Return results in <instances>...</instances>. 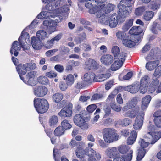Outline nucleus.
<instances>
[{"instance_id":"nucleus-50","label":"nucleus","mask_w":161,"mask_h":161,"mask_svg":"<svg viewBox=\"0 0 161 161\" xmlns=\"http://www.w3.org/2000/svg\"><path fill=\"white\" fill-rule=\"evenodd\" d=\"M111 108L117 112H120L122 109L121 107L119 105L117 104L115 102H112L110 103Z\"/></svg>"},{"instance_id":"nucleus-49","label":"nucleus","mask_w":161,"mask_h":161,"mask_svg":"<svg viewBox=\"0 0 161 161\" xmlns=\"http://www.w3.org/2000/svg\"><path fill=\"white\" fill-rule=\"evenodd\" d=\"M37 81L39 83L43 85L48 84L49 83V80L45 76H40L37 78Z\"/></svg>"},{"instance_id":"nucleus-17","label":"nucleus","mask_w":161,"mask_h":161,"mask_svg":"<svg viewBox=\"0 0 161 161\" xmlns=\"http://www.w3.org/2000/svg\"><path fill=\"white\" fill-rule=\"evenodd\" d=\"M96 76L95 74L93 72L86 73L84 75L83 81L87 86L91 83L92 81H100L95 79Z\"/></svg>"},{"instance_id":"nucleus-20","label":"nucleus","mask_w":161,"mask_h":161,"mask_svg":"<svg viewBox=\"0 0 161 161\" xmlns=\"http://www.w3.org/2000/svg\"><path fill=\"white\" fill-rule=\"evenodd\" d=\"M34 94L38 97H43L46 95L47 89L44 86H39L36 87L34 89Z\"/></svg>"},{"instance_id":"nucleus-13","label":"nucleus","mask_w":161,"mask_h":161,"mask_svg":"<svg viewBox=\"0 0 161 161\" xmlns=\"http://www.w3.org/2000/svg\"><path fill=\"white\" fill-rule=\"evenodd\" d=\"M83 113L78 114H75L74 117L73 121L76 125L79 127L86 126L87 124L86 122L85 119L82 115Z\"/></svg>"},{"instance_id":"nucleus-57","label":"nucleus","mask_w":161,"mask_h":161,"mask_svg":"<svg viewBox=\"0 0 161 161\" xmlns=\"http://www.w3.org/2000/svg\"><path fill=\"white\" fill-rule=\"evenodd\" d=\"M62 60V56L59 54L52 57L50 58V60L52 62H59L61 61Z\"/></svg>"},{"instance_id":"nucleus-8","label":"nucleus","mask_w":161,"mask_h":161,"mask_svg":"<svg viewBox=\"0 0 161 161\" xmlns=\"http://www.w3.org/2000/svg\"><path fill=\"white\" fill-rule=\"evenodd\" d=\"M73 104L69 103L58 113V115L62 117H69L72 114Z\"/></svg>"},{"instance_id":"nucleus-25","label":"nucleus","mask_w":161,"mask_h":161,"mask_svg":"<svg viewBox=\"0 0 161 161\" xmlns=\"http://www.w3.org/2000/svg\"><path fill=\"white\" fill-rule=\"evenodd\" d=\"M100 60L104 65L109 66L113 62L114 58L112 55L109 54H106L101 57Z\"/></svg>"},{"instance_id":"nucleus-60","label":"nucleus","mask_w":161,"mask_h":161,"mask_svg":"<svg viewBox=\"0 0 161 161\" xmlns=\"http://www.w3.org/2000/svg\"><path fill=\"white\" fill-rule=\"evenodd\" d=\"M160 4L156 2H152L151 4V8L153 11L158 9L160 8Z\"/></svg>"},{"instance_id":"nucleus-46","label":"nucleus","mask_w":161,"mask_h":161,"mask_svg":"<svg viewBox=\"0 0 161 161\" xmlns=\"http://www.w3.org/2000/svg\"><path fill=\"white\" fill-rule=\"evenodd\" d=\"M61 152L60 149L54 148L53 152V156L55 161H60Z\"/></svg>"},{"instance_id":"nucleus-2","label":"nucleus","mask_w":161,"mask_h":161,"mask_svg":"<svg viewBox=\"0 0 161 161\" xmlns=\"http://www.w3.org/2000/svg\"><path fill=\"white\" fill-rule=\"evenodd\" d=\"M102 133L105 142L103 140L100 139L98 142L100 146L103 148L107 147L106 143L110 144L116 141L119 139V135L114 129L111 128H104L103 130Z\"/></svg>"},{"instance_id":"nucleus-35","label":"nucleus","mask_w":161,"mask_h":161,"mask_svg":"<svg viewBox=\"0 0 161 161\" xmlns=\"http://www.w3.org/2000/svg\"><path fill=\"white\" fill-rule=\"evenodd\" d=\"M36 36L38 39L41 41L44 40L48 37L47 32L43 30L38 31L36 32Z\"/></svg>"},{"instance_id":"nucleus-15","label":"nucleus","mask_w":161,"mask_h":161,"mask_svg":"<svg viewBox=\"0 0 161 161\" xmlns=\"http://www.w3.org/2000/svg\"><path fill=\"white\" fill-rule=\"evenodd\" d=\"M138 100L136 97H134L127 102L126 105L123 108L122 110L124 112L127 111L128 110L133 108L136 107H139L137 105Z\"/></svg>"},{"instance_id":"nucleus-16","label":"nucleus","mask_w":161,"mask_h":161,"mask_svg":"<svg viewBox=\"0 0 161 161\" xmlns=\"http://www.w3.org/2000/svg\"><path fill=\"white\" fill-rule=\"evenodd\" d=\"M146 60L147 61H153V60H159L161 59V51H158L156 53L151 51L146 57Z\"/></svg>"},{"instance_id":"nucleus-28","label":"nucleus","mask_w":161,"mask_h":161,"mask_svg":"<svg viewBox=\"0 0 161 161\" xmlns=\"http://www.w3.org/2000/svg\"><path fill=\"white\" fill-rule=\"evenodd\" d=\"M159 84V80L157 78L153 80L150 85L148 92L150 93H153L158 88Z\"/></svg>"},{"instance_id":"nucleus-7","label":"nucleus","mask_w":161,"mask_h":161,"mask_svg":"<svg viewBox=\"0 0 161 161\" xmlns=\"http://www.w3.org/2000/svg\"><path fill=\"white\" fill-rule=\"evenodd\" d=\"M138 38H135L132 36H128L127 38L125 39L123 44L126 47H133L136 45V42H139L142 38V36H138Z\"/></svg>"},{"instance_id":"nucleus-45","label":"nucleus","mask_w":161,"mask_h":161,"mask_svg":"<svg viewBox=\"0 0 161 161\" xmlns=\"http://www.w3.org/2000/svg\"><path fill=\"white\" fill-rule=\"evenodd\" d=\"M116 35L118 39L122 41V43L128 36L126 33L123 31H119L116 32Z\"/></svg>"},{"instance_id":"nucleus-39","label":"nucleus","mask_w":161,"mask_h":161,"mask_svg":"<svg viewBox=\"0 0 161 161\" xmlns=\"http://www.w3.org/2000/svg\"><path fill=\"white\" fill-rule=\"evenodd\" d=\"M133 19H130L126 21L122 27L123 30L124 31H127L133 25Z\"/></svg>"},{"instance_id":"nucleus-61","label":"nucleus","mask_w":161,"mask_h":161,"mask_svg":"<svg viewBox=\"0 0 161 161\" xmlns=\"http://www.w3.org/2000/svg\"><path fill=\"white\" fill-rule=\"evenodd\" d=\"M49 16V14H47V11H44L41 12L37 16V17L39 19H43L44 18H46Z\"/></svg>"},{"instance_id":"nucleus-56","label":"nucleus","mask_w":161,"mask_h":161,"mask_svg":"<svg viewBox=\"0 0 161 161\" xmlns=\"http://www.w3.org/2000/svg\"><path fill=\"white\" fill-rule=\"evenodd\" d=\"M54 44V42L52 41V39L48 40L43 44V46L46 48L49 49L53 47Z\"/></svg>"},{"instance_id":"nucleus-43","label":"nucleus","mask_w":161,"mask_h":161,"mask_svg":"<svg viewBox=\"0 0 161 161\" xmlns=\"http://www.w3.org/2000/svg\"><path fill=\"white\" fill-rule=\"evenodd\" d=\"M117 147L119 152L123 154H126L130 149V147L126 145H120Z\"/></svg>"},{"instance_id":"nucleus-59","label":"nucleus","mask_w":161,"mask_h":161,"mask_svg":"<svg viewBox=\"0 0 161 161\" xmlns=\"http://www.w3.org/2000/svg\"><path fill=\"white\" fill-rule=\"evenodd\" d=\"M111 74L110 73H107L105 74H101L99 75L98 77L99 79H101L102 80L100 81H103L106 79L109 78L111 76ZM99 81V80H98Z\"/></svg>"},{"instance_id":"nucleus-19","label":"nucleus","mask_w":161,"mask_h":161,"mask_svg":"<svg viewBox=\"0 0 161 161\" xmlns=\"http://www.w3.org/2000/svg\"><path fill=\"white\" fill-rule=\"evenodd\" d=\"M144 119V114L137 115L133 125L134 129L136 130H140L143 125Z\"/></svg>"},{"instance_id":"nucleus-63","label":"nucleus","mask_w":161,"mask_h":161,"mask_svg":"<svg viewBox=\"0 0 161 161\" xmlns=\"http://www.w3.org/2000/svg\"><path fill=\"white\" fill-rule=\"evenodd\" d=\"M86 86L85 83L83 81L78 82L75 85V86L76 89H80L85 87Z\"/></svg>"},{"instance_id":"nucleus-4","label":"nucleus","mask_w":161,"mask_h":161,"mask_svg":"<svg viewBox=\"0 0 161 161\" xmlns=\"http://www.w3.org/2000/svg\"><path fill=\"white\" fill-rule=\"evenodd\" d=\"M23 31L21 32L20 37L18 38L19 42L17 41H14L12 44V47L10 50V53L11 55L13 54V51H14V56H17L18 54V52L21 49V47L24 50H27V48L26 47L25 44L22 43L21 41L22 37L24 35Z\"/></svg>"},{"instance_id":"nucleus-33","label":"nucleus","mask_w":161,"mask_h":161,"mask_svg":"<svg viewBox=\"0 0 161 161\" xmlns=\"http://www.w3.org/2000/svg\"><path fill=\"white\" fill-rule=\"evenodd\" d=\"M137 137V132L134 130H132L130 132V136L128 138L127 143L128 145H132L135 141Z\"/></svg>"},{"instance_id":"nucleus-55","label":"nucleus","mask_w":161,"mask_h":161,"mask_svg":"<svg viewBox=\"0 0 161 161\" xmlns=\"http://www.w3.org/2000/svg\"><path fill=\"white\" fill-rule=\"evenodd\" d=\"M161 76V65L158 66L154 72L153 75V77L159 78Z\"/></svg>"},{"instance_id":"nucleus-12","label":"nucleus","mask_w":161,"mask_h":161,"mask_svg":"<svg viewBox=\"0 0 161 161\" xmlns=\"http://www.w3.org/2000/svg\"><path fill=\"white\" fill-rule=\"evenodd\" d=\"M105 4L103 3L101 4H100L98 5L97 4V6H93L92 7H91L90 8H89L88 12L91 14H93L97 12V13H99L100 12L102 11H105ZM96 16L97 18H100L101 17V15L100 14L98 15L97 14Z\"/></svg>"},{"instance_id":"nucleus-64","label":"nucleus","mask_w":161,"mask_h":161,"mask_svg":"<svg viewBox=\"0 0 161 161\" xmlns=\"http://www.w3.org/2000/svg\"><path fill=\"white\" fill-rule=\"evenodd\" d=\"M45 75L49 78L55 77L57 76V73L54 72L53 71L47 72L45 74Z\"/></svg>"},{"instance_id":"nucleus-40","label":"nucleus","mask_w":161,"mask_h":161,"mask_svg":"<svg viewBox=\"0 0 161 161\" xmlns=\"http://www.w3.org/2000/svg\"><path fill=\"white\" fill-rule=\"evenodd\" d=\"M132 120L128 118H125L123 119H119L117 122V123L123 126H126L131 123Z\"/></svg>"},{"instance_id":"nucleus-27","label":"nucleus","mask_w":161,"mask_h":161,"mask_svg":"<svg viewBox=\"0 0 161 161\" xmlns=\"http://www.w3.org/2000/svg\"><path fill=\"white\" fill-rule=\"evenodd\" d=\"M140 110L139 107L135 108L130 110L126 111L124 116L131 119L134 118Z\"/></svg>"},{"instance_id":"nucleus-1","label":"nucleus","mask_w":161,"mask_h":161,"mask_svg":"<svg viewBox=\"0 0 161 161\" xmlns=\"http://www.w3.org/2000/svg\"><path fill=\"white\" fill-rule=\"evenodd\" d=\"M133 0H121L118 4V14L114 13L109 16L104 22L109 24L111 28L116 26L118 23H121L124 21V18L127 17L132 10L131 3Z\"/></svg>"},{"instance_id":"nucleus-54","label":"nucleus","mask_w":161,"mask_h":161,"mask_svg":"<svg viewBox=\"0 0 161 161\" xmlns=\"http://www.w3.org/2000/svg\"><path fill=\"white\" fill-rule=\"evenodd\" d=\"M86 35L84 34L80 37L77 36L75 37L74 39V41L76 44H79L84 41L85 40H86Z\"/></svg>"},{"instance_id":"nucleus-10","label":"nucleus","mask_w":161,"mask_h":161,"mask_svg":"<svg viewBox=\"0 0 161 161\" xmlns=\"http://www.w3.org/2000/svg\"><path fill=\"white\" fill-rule=\"evenodd\" d=\"M63 98L64 95L62 93L60 92L56 93L52 96L53 102L58 103L57 106L59 108H62L66 103L65 100H62Z\"/></svg>"},{"instance_id":"nucleus-58","label":"nucleus","mask_w":161,"mask_h":161,"mask_svg":"<svg viewBox=\"0 0 161 161\" xmlns=\"http://www.w3.org/2000/svg\"><path fill=\"white\" fill-rule=\"evenodd\" d=\"M103 110L105 113V114L104 116L105 117H107L111 114V109L110 107L106 105L104 106Z\"/></svg>"},{"instance_id":"nucleus-21","label":"nucleus","mask_w":161,"mask_h":161,"mask_svg":"<svg viewBox=\"0 0 161 161\" xmlns=\"http://www.w3.org/2000/svg\"><path fill=\"white\" fill-rule=\"evenodd\" d=\"M142 32L143 30L140 26H133L129 30V33L131 35L130 36H133L135 38H138V36H140L139 35Z\"/></svg>"},{"instance_id":"nucleus-62","label":"nucleus","mask_w":161,"mask_h":161,"mask_svg":"<svg viewBox=\"0 0 161 161\" xmlns=\"http://www.w3.org/2000/svg\"><path fill=\"white\" fill-rule=\"evenodd\" d=\"M96 105L95 104H92L88 106L86 109L89 113H92L96 109Z\"/></svg>"},{"instance_id":"nucleus-51","label":"nucleus","mask_w":161,"mask_h":161,"mask_svg":"<svg viewBox=\"0 0 161 161\" xmlns=\"http://www.w3.org/2000/svg\"><path fill=\"white\" fill-rule=\"evenodd\" d=\"M58 121V117L56 116L53 115L49 119V123L51 126H55Z\"/></svg>"},{"instance_id":"nucleus-41","label":"nucleus","mask_w":161,"mask_h":161,"mask_svg":"<svg viewBox=\"0 0 161 161\" xmlns=\"http://www.w3.org/2000/svg\"><path fill=\"white\" fill-rule=\"evenodd\" d=\"M138 151L136 160L137 161H140L144 156L146 153L147 150L145 148L140 147Z\"/></svg>"},{"instance_id":"nucleus-38","label":"nucleus","mask_w":161,"mask_h":161,"mask_svg":"<svg viewBox=\"0 0 161 161\" xmlns=\"http://www.w3.org/2000/svg\"><path fill=\"white\" fill-rule=\"evenodd\" d=\"M63 78L64 80H65L66 84L68 86H71L74 83V77L72 74H69L66 76H64Z\"/></svg>"},{"instance_id":"nucleus-31","label":"nucleus","mask_w":161,"mask_h":161,"mask_svg":"<svg viewBox=\"0 0 161 161\" xmlns=\"http://www.w3.org/2000/svg\"><path fill=\"white\" fill-rule=\"evenodd\" d=\"M75 154L77 157L80 159V161H86L84 159L85 151L81 147H78L76 150Z\"/></svg>"},{"instance_id":"nucleus-6","label":"nucleus","mask_w":161,"mask_h":161,"mask_svg":"<svg viewBox=\"0 0 161 161\" xmlns=\"http://www.w3.org/2000/svg\"><path fill=\"white\" fill-rule=\"evenodd\" d=\"M150 82V78L147 75L142 77L140 81L139 90L140 92L144 94L147 90L148 85Z\"/></svg>"},{"instance_id":"nucleus-24","label":"nucleus","mask_w":161,"mask_h":161,"mask_svg":"<svg viewBox=\"0 0 161 161\" xmlns=\"http://www.w3.org/2000/svg\"><path fill=\"white\" fill-rule=\"evenodd\" d=\"M31 44L32 47L36 50H40L42 48V43L41 41L35 36L31 38Z\"/></svg>"},{"instance_id":"nucleus-3","label":"nucleus","mask_w":161,"mask_h":161,"mask_svg":"<svg viewBox=\"0 0 161 161\" xmlns=\"http://www.w3.org/2000/svg\"><path fill=\"white\" fill-rule=\"evenodd\" d=\"M34 104L36 111L39 114L46 113L49 108V104L47 101L44 98H35Z\"/></svg>"},{"instance_id":"nucleus-18","label":"nucleus","mask_w":161,"mask_h":161,"mask_svg":"<svg viewBox=\"0 0 161 161\" xmlns=\"http://www.w3.org/2000/svg\"><path fill=\"white\" fill-rule=\"evenodd\" d=\"M85 69L88 70H97L99 67V64L94 60L89 58L85 64Z\"/></svg>"},{"instance_id":"nucleus-36","label":"nucleus","mask_w":161,"mask_h":161,"mask_svg":"<svg viewBox=\"0 0 161 161\" xmlns=\"http://www.w3.org/2000/svg\"><path fill=\"white\" fill-rule=\"evenodd\" d=\"M151 139L150 138L148 139L147 137L145 138V139H140L138 142L141 147L144 148L148 146L150 144V142H151Z\"/></svg>"},{"instance_id":"nucleus-47","label":"nucleus","mask_w":161,"mask_h":161,"mask_svg":"<svg viewBox=\"0 0 161 161\" xmlns=\"http://www.w3.org/2000/svg\"><path fill=\"white\" fill-rule=\"evenodd\" d=\"M65 130L61 126H59L55 129L54 133L55 136H60L64 134Z\"/></svg>"},{"instance_id":"nucleus-44","label":"nucleus","mask_w":161,"mask_h":161,"mask_svg":"<svg viewBox=\"0 0 161 161\" xmlns=\"http://www.w3.org/2000/svg\"><path fill=\"white\" fill-rule=\"evenodd\" d=\"M87 154L89 157L95 156L97 157V158L100 159L101 156L99 153H97L92 148H90L88 149Z\"/></svg>"},{"instance_id":"nucleus-14","label":"nucleus","mask_w":161,"mask_h":161,"mask_svg":"<svg viewBox=\"0 0 161 161\" xmlns=\"http://www.w3.org/2000/svg\"><path fill=\"white\" fill-rule=\"evenodd\" d=\"M133 153V151L130 150L127 154L121 155L119 154L113 159V161H131Z\"/></svg>"},{"instance_id":"nucleus-53","label":"nucleus","mask_w":161,"mask_h":161,"mask_svg":"<svg viewBox=\"0 0 161 161\" xmlns=\"http://www.w3.org/2000/svg\"><path fill=\"white\" fill-rule=\"evenodd\" d=\"M145 6H142L136 8L135 12V13L136 15L140 16L143 14L146 10Z\"/></svg>"},{"instance_id":"nucleus-11","label":"nucleus","mask_w":161,"mask_h":161,"mask_svg":"<svg viewBox=\"0 0 161 161\" xmlns=\"http://www.w3.org/2000/svg\"><path fill=\"white\" fill-rule=\"evenodd\" d=\"M125 54H123L121 56L117 58V60L115 61L111 65L110 69L112 71H116L119 69L122 65L124 62L125 59Z\"/></svg>"},{"instance_id":"nucleus-9","label":"nucleus","mask_w":161,"mask_h":161,"mask_svg":"<svg viewBox=\"0 0 161 161\" xmlns=\"http://www.w3.org/2000/svg\"><path fill=\"white\" fill-rule=\"evenodd\" d=\"M35 77L34 72L30 71L27 74L25 78L20 76V79L27 85L33 86L36 84V81L34 79Z\"/></svg>"},{"instance_id":"nucleus-26","label":"nucleus","mask_w":161,"mask_h":161,"mask_svg":"<svg viewBox=\"0 0 161 161\" xmlns=\"http://www.w3.org/2000/svg\"><path fill=\"white\" fill-rule=\"evenodd\" d=\"M148 134L153 139L151 142V144H154L161 137V132L160 131H150L148 132Z\"/></svg>"},{"instance_id":"nucleus-34","label":"nucleus","mask_w":161,"mask_h":161,"mask_svg":"<svg viewBox=\"0 0 161 161\" xmlns=\"http://www.w3.org/2000/svg\"><path fill=\"white\" fill-rule=\"evenodd\" d=\"M112 52L114 55V58H117L119 57L120 56H121L123 54H125V58L126 57V53L124 52H122L120 53V49L119 47L116 46H115L113 47L112 49Z\"/></svg>"},{"instance_id":"nucleus-48","label":"nucleus","mask_w":161,"mask_h":161,"mask_svg":"<svg viewBox=\"0 0 161 161\" xmlns=\"http://www.w3.org/2000/svg\"><path fill=\"white\" fill-rule=\"evenodd\" d=\"M61 126L66 130L70 129L72 127V125L68 121L64 119L61 122Z\"/></svg>"},{"instance_id":"nucleus-29","label":"nucleus","mask_w":161,"mask_h":161,"mask_svg":"<svg viewBox=\"0 0 161 161\" xmlns=\"http://www.w3.org/2000/svg\"><path fill=\"white\" fill-rule=\"evenodd\" d=\"M85 3V6L87 8H90L93 6H97V4H102L106 0H87Z\"/></svg>"},{"instance_id":"nucleus-32","label":"nucleus","mask_w":161,"mask_h":161,"mask_svg":"<svg viewBox=\"0 0 161 161\" xmlns=\"http://www.w3.org/2000/svg\"><path fill=\"white\" fill-rule=\"evenodd\" d=\"M151 99V97L149 95H146L142 99L141 106V108L142 110H144L147 108Z\"/></svg>"},{"instance_id":"nucleus-42","label":"nucleus","mask_w":161,"mask_h":161,"mask_svg":"<svg viewBox=\"0 0 161 161\" xmlns=\"http://www.w3.org/2000/svg\"><path fill=\"white\" fill-rule=\"evenodd\" d=\"M154 12L152 11H146L143 15V18L146 21H150L153 17Z\"/></svg>"},{"instance_id":"nucleus-23","label":"nucleus","mask_w":161,"mask_h":161,"mask_svg":"<svg viewBox=\"0 0 161 161\" xmlns=\"http://www.w3.org/2000/svg\"><path fill=\"white\" fill-rule=\"evenodd\" d=\"M153 119L155 125L158 128H161V110H158L155 112L153 115Z\"/></svg>"},{"instance_id":"nucleus-5","label":"nucleus","mask_w":161,"mask_h":161,"mask_svg":"<svg viewBox=\"0 0 161 161\" xmlns=\"http://www.w3.org/2000/svg\"><path fill=\"white\" fill-rule=\"evenodd\" d=\"M31 63H27L25 64H20L16 67V69L20 77H23L22 75H24L27 72V70L28 69V67H29L31 70L35 69L36 64L34 63L31 65Z\"/></svg>"},{"instance_id":"nucleus-37","label":"nucleus","mask_w":161,"mask_h":161,"mask_svg":"<svg viewBox=\"0 0 161 161\" xmlns=\"http://www.w3.org/2000/svg\"><path fill=\"white\" fill-rule=\"evenodd\" d=\"M138 85L134 84L127 86L126 88L127 90L131 93H136L139 90Z\"/></svg>"},{"instance_id":"nucleus-30","label":"nucleus","mask_w":161,"mask_h":161,"mask_svg":"<svg viewBox=\"0 0 161 161\" xmlns=\"http://www.w3.org/2000/svg\"><path fill=\"white\" fill-rule=\"evenodd\" d=\"M159 64V60L148 62L146 64V68L149 71L153 70L158 66Z\"/></svg>"},{"instance_id":"nucleus-52","label":"nucleus","mask_w":161,"mask_h":161,"mask_svg":"<svg viewBox=\"0 0 161 161\" xmlns=\"http://www.w3.org/2000/svg\"><path fill=\"white\" fill-rule=\"evenodd\" d=\"M52 3V2H50V3L47 4L45 6V11H47V14L48 13L51 14L53 11H54L55 9L53 7Z\"/></svg>"},{"instance_id":"nucleus-22","label":"nucleus","mask_w":161,"mask_h":161,"mask_svg":"<svg viewBox=\"0 0 161 161\" xmlns=\"http://www.w3.org/2000/svg\"><path fill=\"white\" fill-rule=\"evenodd\" d=\"M119 154L117 147L108 148L106 149V154L109 158L114 159Z\"/></svg>"}]
</instances>
